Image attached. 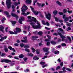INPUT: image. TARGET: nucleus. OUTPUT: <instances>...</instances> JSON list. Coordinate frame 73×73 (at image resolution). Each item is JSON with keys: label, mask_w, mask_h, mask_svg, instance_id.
<instances>
[{"label": "nucleus", "mask_w": 73, "mask_h": 73, "mask_svg": "<svg viewBox=\"0 0 73 73\" xmlns=\"http://www.w3.org/2000/svg\"><path fill=\"white\" fill-rule=\"evenodd\" d=\"M27 18L29 19L27 20V21L31 23L30 24L31 25L33 28L34 29H40V28L41 27V26H40V24L39 22H37L36 23L38 25H35V23L36 22V18L33 17H31V16H28Z\"/></svg>", "instance_id": "1"}, {"label": "nucleus", "mask_w": 73, "mask_h": 73, "mask_svg": "<svg viewBox=\"0 0 73 73\" xmlns=\"http://www.w3.org/2000/svg\"><path fill=\"white\" fill-rule=\"evenodd\" d=\"M45 14L46 15V17L48 20H50L51 18V14L49 13L48 11H47L45 12Z\"/></svg>", "instance_id": "2"}, {"label": "nucleus", "mask_w": 73, "mask_h": 73, "mask_svg": "<svg viewBox=\"0 0 73 73\" xmlns=\"http://www.w3.org/2000/svg\"><path fill=\"white\" fill-rule=\"evenodd\" d=\"M6 2L7 8L8 9H9L11 7V0H6Z\"/></svg>", "instance_id": "3"}, {"label": "nucleus", "mask_w": 73, "mask_h": 73, "mask_svg": "<svg viewBox=\"0 0 73 73\" xmlns=\"http://www.w3.org/2000/svg\"><path fill=\"white\" fill-rule=\"evenodd\" d=\"M63 19H64V21L65 23H66L67 21H69V17H66L65 15H64L63 16Z\"/></svg>", "instance_id": "4"}, {"label": "nucleus", "mask_w": 73, "mask_h": 73, "mask_svg": "<svg viewBox=\"0 0 73 73\" xmlns=\"http://www.w3.org/2000/svg\"><path fill=\"white\" fill-rule=\"evenodd\" d=\"M58 35L60 36V37L62 38V40L63 41H65V38H66V37L65 36L62 35L60 33H58Z\"/></svg>", "instance_id": "5"}, {"label": "nucleus", "mask_w": 73, "mask_h": 73, "mask_svg": "<svg viewBox=\"0 0 73 73\" xmlns=\"http://www.w3.org/2000/svg\"><path fill=\"white\" fill-rule=\"evenodd\" d=\"M49 49V48H43V50L44 52H47V53H45L46 55H48V54L49 53V52L48 51V50Z\"/></svg>", "instance_id": "6"}, {"label": "nucleus", "mask_w": 73, "mask_h": 73, "mask_svg": "<svg viewBox=\"0 0 73 73\" xmlns=\"http://www.w3.org/2000/svg\"><path fill=\"white\" fill-rule=\"evenodd\" d=\"M25 20V19L24 17H22L21 19H19V23L21 24H23V23L22 22V21H24Z\"/></svg>", "instance_id": "7"}, {"label": "nucleus", "mask_w": 73, "mask_h": 73, "mask_svg": "<svg viewBox=\"0 0 73 73\" xmlns=\"http://www.w3.org/2000/svg\"><path fill=\"white\" fill-rule=\"evenodd\" d=\"M54 18L55 20L56 21H57V22L59 21L60 23H63V21H62V20H60L58 19L55 17V16H54Z\"/></svg>", "instance_id": "8"}, {"label": "nucleus", "mask_w": 73, "mask_h": 73, "mask_svg": "<svg viewBox=\"0 0 73 73\" xmlns=\"http://www.w3.org/2000/svg\"><path fill=\"white\" fill-rule=\"evenodd\" d=\"M21 30L19 28H16V32L14 31L16 35L17 34V32H20Z\"/></svg>", "instance_id": "9"}, {"label": "nucleus", "mask_w": 73, "mask_h": 73, "mask_svg": "<svg viewBox=\"0 0 73 73\" xmlns=\"http://www.w3.org/2000/svg\"><path fill=\"white\" fill-rule=\"evenodd\" d=\"M30 8L31 9H32V10L33 12L34 13V14L36 15H38V13H40V12H38L37 11H35V12H34V11H33V9H34V8L32 7L31 6L30 7Z\"/></svg>", "instance_id": "10"}, {"label": "nucleus", "mask_w": 73, "mask_h": 73, "mask_svg": "<svg viewBox=\"0 0 73 73\" xmlns=\"http://www.w3.org/2000/svg\"><path fill=\"white\" fill-rule=\"evenodd\" d=\"M42 24H43V25H46L47 26H49V23L46 22V23H45V21H42Z\"/></svg>", "instance_id": "11"}, {"label": "nucleus", "mask_w": 73, "mask_h": 73, "mask_svg": "<svg viewBox=\"0 0 73 73\" xmlns=\"http://www.w3.org/2000/svg\"><path fill=\"white\" fill-rule=\"evenodd\" d=\"M11 15L12 16H13L14 17H16L17 20V19L19 18V16H17L16 14H14L12 13L11 14Z\"/></svg>", "instance_id": "12"}, {"label": "nucleus", "mask_w": 73, "mask_h": 73, "mask_svg": "<svg viewBox=\"0 0 73 73\" xmlns=\"http://www.w3.org/2000/svg\"><path fill=\"white\" fill-rule=\"evenodd\" d=\"M4 47L5 52L6 53H7V52H8V49L7 47V46H6V45H5L4 46Z\"/></svg>", "instance_id": "13"}, {"label": "nucleus", "mask_w": 73, "mask_h": 73, "mask_svg": "<svg viewBox=\"0 0 73 73\" xmlns=\"http://www.w3.org/2000/svg\"><path fill=\"white\" fill-rule=\"evenodd\" d=\"M8 48L10 50H12L14 52H15L16 51L15 50V48H12L11 46H9L8 47Z\"/></svg>", "instance_id": "14"}, {"label": "nucleus", "mask_w": 73, "mask_h": 73, "mask_svg": "<svg viewBox=\"0 0 73 73\" xmlns=\"http://www.w3.org/2000/svg\"><path fill=\"white\" fill-rule=\"evenodd\" d=\"M4 29V27H3V26H0V31H2V32H4V30H3V29Z\"/></svg>", "instance_id": "15"}, {"label": "nucleus", "mask_w": 73, "mask_h": 73, "mask_svg": "<svg viewBox=\"0 0 73 73\" xmlns=\"http://www.w3.org/2000/svg\"><path fill=\"white\" fill-rule=\"evenodd\" d=\"M32 39L33 40H36V38H38V36H32Z\"/></svg>", "instance_id": "16"}, {"label": "nucleus", "mask_w": 73, "mask_h": 73, "mask_svg": "<svg viewBox=\"0 0 73 73\" xmlns=\"http://www.w3.org/2000/svg\"><path fill=\"white\" fill-rule=\"evenodd\" d=\"M31 2H32L31 0H27L26 1V3L27 4H31Z\"/></svg>", "instance_id": "17"}, {"label": "nucleus", "mask_w": 73, "mask_h": 73, "mask_svg": "<svg viewBox=\"0 0 73 73\" xmlns=\"http://www.w3.org/2000/svg\"><path fill=\"white\" fill-rule=\"evenodd\" d=\"M56 3L58 5H59L60 6H62V5L61 4V3L60 1H56Z\"/></svg>", "instance_id": "18"}, {"label": "nucleus", "mask_w": 73, "mask_h": 73, "mask_svg": "<svg viewBox=\"0 0 73 73\" xmlns=\"http://www.w3.org/2000/svg\"><path fill=\"white\" fill-rule=\"evenodd\" d=\"M5 62L6 63H8V62H11V61L8 59H5Z\"/></svg>", "instance_id": "19"}, {"label": "nucleus", "mask_w": 73, "mask_h": 73, "mask_svg": "<svg viewBox=\"0 0 73 73\" xmlns=\"http://www.w3.org/2000/svg\"><path fill=\"white\" fill-rule=\"evenodd\" d=\"M21 11L22 12H24L25 11H26V10H27L28 9L27 8H26V9H23V7H22L21 8Z\"/></svg>", "instance_id": "20"}, {"label": "nucleus", "mask_w": 73, "mask_h": 73, "mask_svg": "<svg viewBox=\"0 0 73 73\" xmlns=\"http://www.w3.org/2000/svg\"><path fill=\"white\" fill-rule=\"evenodd\" d=\"M21 41L22 42H24L25 43H26L27 42H28V40L27 39H25V40H21Z\"/></svg>", "instance_id": "21"}, {"label": "nucleus", "mask_w": 73, "mask_h": 73, "mask_svg": "<svg viewBox=\"0 0 73 73\" xmlns=\"http://www.w3.org/2000/svg\"><path fill=\"white\" fill-rule=\"evenodd\" d=\"M33 59L34 60H38L39 59V58L37 57V56H35L33 58Z\"/></svg>", "instance_id": "22"}, {"label": "nucleus", "mask_w": 73, "mask_h": 73, "mask_svg": "<svg viewBox=\"0 0 73 73\" xmlns=\"http://www.w3.org/2000/svg\"><path fill=\"white\" fill-rule=\"evenodd\" d=\"M11 23H12V25L13 26H14L15 24L16 23V21H12Z\"/></svg>", "instance_id": "23"}, {"label": "nucleus", "mask_w": 73, "mask_h": 73, "mask_svg": "<svg viewBox=\"0 0 73 73\" xmlns=\"http://www.w3.org/2000/svg\"><path fill=\"white\" fill-rule=\"evenodd\" d=\"M19 57L20 58H23L24 57V55L22 54H21L19 56Z\"/></svg>", "instance_id": "24"}, {"label": "nucleus", "mask_w": 73, "mask_h": 73, "mask_svg": "<svg viewBox=\"0 0 73 73\" xmlns=\"http://www.w3.org/2000/svg\"><path fill=\"white\" fill-rule=\"evenodd\" d=\"M51 43L52 44V45H55V44H56V43L53 41H51Z\"/></svg>", "instance_id": "25"}, {"label": "nucleus", "mask_w": 73, "mask_h": 73, "mask_svg": "<svg viewBox=\"0 0 73 73\" xmlns=\"http://www.w3.org/2000/svg\"><path fill=\"white\" fill-rule=\"evenodd\" d=\"M24 48H29V46L28 45L25 44Z\"/></svg>", "instance_id": "26"}, {"label": "nucleus", "mask_w": 73, "mask_h": 73, "mask_svg": "<svg viewBox=\"0 0 73 73\" xmlns=\"http://www.w3.org/2000/svg\"><path fill=\"white\" fill-rule=\"evenodd\" d=\"M38 34L40 36H41L42 35V32L41 31H40L38 32Z\"/></svg>", "instance_id": "27"}, {"label": "nucleus", "mask_w": 73, "mask_h": 73, "mask_svg": "<svg viewBox=\"0 0 73 73\" xmlns=\"http://www.w3.org/2000/svg\"><path fill=\"white\" fill-rule=\"evenodd\" d=\"M27 55L28 56H30V57H32V56H33V54H28Z\"/></svg>", "instance_id": "28"}, {"label": "nucleus", "mask_w": 73, "mask_h": 73, "mask_svg": "<svg viewBox=\"0 0 73 73\" xmlns=\"http://www.w3.org/2000/svg\"><path fill=\"white\" fill-rule=\"evenodd\" d=\"M9 33L11 35H13V34H15V32L14 33L12 31H9Z\"/></svg>", "instance_id": "29"}, {"label": "nucleus", "mask_w": 73, "mask_h": 73, "mask_svg": "<svg viewBox=\"0 0 73 73\" xmlns=\"http://www.w3.org/2000/svg\"><path fill=\"white\" fill-rule=\"evenodd\" d=\"M59 31H61V32H64V30H63L62 29V28H60L58 29Z\"/></svg>", "instance_id": "30"}, {"label": "nucleus", "mask_w": 73, "mask_h": 73, "mask_svg": "<svg viewBox=\"0 0 73 73\" xmlns=\"http://www.w3.org/2000/svg\"><path fill=\"white\" fill-rule=\"evenodd\" d=\"M21 15H23V16H27V13H21Z\"/></svg>", "instance_id": "31"}, {"label": "nucleus", "mask_w": 73, "mask_h": 73, "mask_svg": "<svg viewBox=\"0 0 73 73\" xmlns=\"http://www.w3.org/2000/svg\"><path fill=\"white\" fill-rule=\"evenodd\" d=\"M66 30L67 31H69V30H71V28L69 27L67 28Z\"/></svg>", "instance_id": "32"}, {"label": "nucleus", "mask_w": 73, "mask_h": 73, "mask_svg": "<svg viewBox=\"0 0 73 73\" xmlns=\"http://www.w3.org/2000/svg\"><path fill=\"white\" fill-rule=\"evenodd\" d=\"M53 13L54 15H57V11H53Z\"/></svg>", "instance_id": "33"}, {"label": "nucleus", "mask_w": 73, "mask_h": 73, "mask_svg": "<svg viewBox=\"0 0 73 73\" xmlns=\"http://www.w3.org/2000/svg\"><path fill=\"white\" fill-rule=\"evenodd\" d=\"M36 54H39L40 53V50H36Z\"/></svg>", "instance_id": "34"}, {"label": "nucleus", "mask_w": 73, "mask_h": 73, "mask_svg": "<svg viewBox=\"0 0 73 73\" xmlns=\"http://www.w3.org/2000/svg\"><path fill=\"white\" fill-rule=\"evenodd\" d=\"M66 25L67 26H69V27L71 26V24L69 23H66Z\"/></svg>", "instance_id": "35"}, {"label": "nucleus", "mask_w": 73, "mask_h": 73, "mask_svg": "<svg viewBox=\"0 0 73 73\" xmlns=\"http://www.w3.org/2000/svg\"><path fill=\"white\" fill-rule=\"evenodd\" d=\"M4 13L7 16L8 15H9V12H7V11H5L4 12Z\"/></svg>", "instance_id": "36"}, {"label": "nucleus", "mask_w": 73, "mask_h": 73, "mask_svg": "<svg viewBox=\"0 0 73 73\" xmlns=\"http://www.w3.org/2000/svg\"><path fill=\"white\" fill-rule=\"evenodd\" d=\"M20 46L21 47H23V46H25V44H23V43H21L20 44Z\"/></svg>", "instance_id": "37"}, {"label": "nucleus", "mask_w": 73, "mask_h": 73, "mask_svg": "<svg viewBox=\"0 0 73 73\" xmlns=\"http://www.w3.org/2000/svg\"><path fill=\"white\" fill-rule=\"evenodd\" d=\"M31 49L33 50V53H35V52H36V50H35V49H34V48H32Z\"/></svg>", "instance_id": "38"}, {"label": "nucleus", "mask_w": 73, "mask_h": 73, "mask_svg": "<svg viewBox=\"0 0 73 73\" xmlns=\"http://www.w3.org/2000/svg\"><path fill=\"white\" fill-rule=\"evenodd\" d=\"M1 38L2 40H5V39H6V38H7V36H5Z\"/></svg>", "instance_id": "39"}, {"label": "nucleus", "mask_w": 73, "mask_h": 73, "mask_svg": "<svg viewBox=\"0 0 73 73\" xmlns=\"http://www.w3.org/2000/svg\"><path fill=\"white\" fill-rule=\"evenodd\" d=\"M15 65V63H10V66H13Z\"/></svg>", "instance_id": "40"}, {"label": "nucleus", "mask_w": 73, "mask_h": 73, "mask_svg": "<svg viewBox=\"0 0 73 73\" xmlns=\"http://www.w3.org/2000/svg\"><path fill=\"white\" fill-rule=\"evenodd\" d=\"M67 38H68L70 41V42H71V39H70V37L69 36H67Z\"/></svg>", "instance_id": "41"}, {"label": "nucleus", "mask_w": 73, "mask_h": 73, "mask_svg": "<svg viewBox=\"0 0 73 73\" xmlns=\"http://www.w3.org/2000/svg\"><path fill=\"white\" fill-rule=\"evenodd\" d=\"M62 70L64 72H66V70H65V67H64L63 68Z\"/></svg>", "instance_id": "42"}, {"label": "nucleus", "mask_w": 73, "mask_h": 73, "mask_svg": "<svg viewBox=\"0 0 73 73\" xmlns=\"http://www.w3.org/2000/svg\"><path fill=\"white\" fill-rule=\"evenodd\" d=\"M66 70H68V71H69L70 72H72V70H71V69L69 68H66Z\"/></svg>", "instance_id": "43"}, {"label": "nucleus", "mask_w": 73, "mask_h": 73, "mask_svg": "<svg viewBox=\"0 0 73 73\" xmlns=\"http://www.w3.org/2000/svg\"><path fill=\"white\" fill-rule=\"evenodd\" d=\"M27 58H23V60L25 62H26L27 61Z\"/></svg>", "instance_id": "44"}, {"label": "nucleus", "mask_w": 73, "mask_h": 73, "mask_svg": "<svg viewBox=\"0 0 73 73\" xmlns=\"http://www.w3.org/2000/svg\"><path fill=\"white\" fill-rule=\"evenodd\" d=\"M5 54H6L5 53H2L1 56V57H4V56H5Z\"/></svg>", "instance_id": "45"}, {"label": "nucleus", "mask_w": 73, "mask_h": 73, "mask_svg": "<svg viewBox=\"0 0 73 73\" xmlns=\"http://www.w3.org/2000/svg\"><path fill=\"white\" fill-rule=\"evenodd\" d=\"M60 69V66H58L56 68V70H57L58 69Z\"/></svg>", "instance_id": "46"}, {"label": "nucleus", "mask_w": 73, "mask_h": 73, "mask_svg": "<svg viewBox=\"0 0 73 73\" xmlns=\"http://www.w3.org/2000/svg\"><path fill=\"white\" fill-rule=\"evenodd\" d=\"M47 57H48V56H44V57H43L42 58V60H44V59H45V58H47Z\"/></svg>", "instance_id": "47"}, {"label": "nucleus", "mask_w": 73, "mask_h": 73, "mask_svg": "<svg viewBox=\"0 0 73 73\" xmlns=\"http://www.w3.org/2000/svg\"><path fill=\"white\" fill-rule=\"evenodd\" d=\"M67 12V10H66V9H63V12H64V13H66Z\"/></svg>", "instance_id": "48"}, {"label": "nucleus", "mask_w": 73, "mask_h": 73, "mask_svg": "<svg viewBox=\"0 0 73 73\" xmlns=\"http://www.w3.org/2000/svg\"><path fill=\"white\" fill-rule=\"evenodd\" d=\"M1 62H5V59H1Z\"/></svg>", "instance_id": "49"}, {"label": "nucleus", "mask_w": 73, "mask_h": 73, "mask_svg": "<svg viewBox=\"0 0 73 73\" xmlns=\"http://www.w3.org/2000/svg\"><path fill=\"white\" fill-rule=\"evenodd\" d=\"M50 70H52V71H54V68H51L49 69Z\"/></svg>", "instance_id": "50"}, {"label": "nucleus", "mask_w": 73, "mask_h": 73, "mask_svg": "<svg viewBox=\"0 0 73 73\" xmlns=\"http://www.w3.org/2000/svg\"><path fill=\"white\" fill-rule=\"evenodd\" d=\"M59 51H55L54 52L55 54H58V53H59Z\"/></svg>", "instance_id": "51"}, {"label": "nucleus", "mask_w": 73, "mask_h": 73, "mask_svg": "<svg viewBox=\"0 0 73 73\" xmlns=\"http://www.w3.org/2000/svg\"><path fill=\"white\" fill-rule=\"evenodd\" d=\"M45 62H40V63L41 65H43L45 64Z\"/></svg>", "instance_id": "52"}, {"label": "nucleus", "mask_w": 73, "mask_h": 73, "mask_svg": "<svg viewBox=\"0 0 73 73\" xmlns=\"http://www.w3.org/2000/svg\"><path fill=\"white\" fill-rule=\"evenodd\" d=\"M25 72H29V70L28 69H27L26 70H25Z\"/></svg>", "instance_id": "53"}, {"label": "nucleus", "mask_w": 73, "mask_h": 73, "mask_svg": "<svg viewBox=\"0 0 73 73\" xmlns=\"http://www.w3.org/2000/svg\"><path fill=\"white\" fill-rule=\"evenodd\" d=\"M14 5L16 6L17 5H18V4H17V3L16 2H14Z\"/></svg>", "instance_id": "54"}, {"label": "nucleus", "mask_w": 73, "mask_h": 73, "mask_svg": "<svg viewBox=\"0 0 73 73\" xmlns=\"http://www.w3.org/2000/svg\"><path fill=\"white\" fill-rule=\"evenodd\" d=\"M55 25L57 27H61V26H60V24H58V25L56 24Z\"/></svg>", "instance_id": "55"}, {"label": "nucleus", "mask_w": 73, "mask_h": 73, "mask_svg": "<svg viewBox=\"0 0 73 73\" xmlns=\"http://www.w3.org/2000/svg\"><path fill=\"white\" fill-rule=\"evenodd\" d=\"M37 4L38 6V7H40V6H41V5L40 4V3H37Z\"/></svg>", "instance_id": "56"}, {"label": "nucleus", "mask_w": 73, "mask_h": 73, "mask_svg": "<svg viewBox=\"0 0 73 73\" xmlns=\"http://www.w3.org/2000/svg\"><path fill=\"white\" fill-rule=\"evenodd\" d=\"M25 51L27 52H29V50L28 49H25Z\"/></svg>", "instance_id": "57"}, {"label": "nucleus", "mask_w": 73, "mask_h": 73, "mask_svg": "<svg viewBox=\"0 0 73 73\" xmlns=\"http://www.w3.org/2000/svg\"><path fill=\"white\" fill-rule=\"evenodd\" d=\"M14 58L15 59H16L17 60H19V58H18V57H16V56L14 57Z\"/></svg>", "instance_id": "58"}, {"label": "nucleus", "mask_w": 73, "mask_h": 73, "mask_svg": "<svg viewBox=\"0 0 73 73\" xmlns=\"http://www.w3.org/2000/svg\"><path fill=\"white\" fill-rule=\"evenodd\" d=\"M45 28H46V29L47 30H50V28H48L46 27H45Z\"/></svg>", "instance_id": "59"}, {"label": "nucleus", "mask_w": 73, "mask_h": 73, "mask_svg": "<svg viewBox=\"0 0 73 73\" xmlns=\"http://www.w3.org/2000/svg\"><path fill=\"white\" fill-rule=\"evenodd\" d=\"M47 36L48 38L49 39H50L51 38V36L49 35H47Z\"/></svg>", "instance_id": "60"}, {"label": "nucleus", "mask_w": 73, "mask_h": 73, "mask_svg": "<svg viewBox=\"0 0 73 73\" xmlns=\"http://www.w3.org/2000/svg\"><path fill=\"white\" fill-rule=\"evenodd\" d=\"M23 7H24V8H27L28 9V8L27 7V6H26L25 5H23Z\"/></svg>", "instance_id": "61"}, {"label": "nucleus", "mask_w": 73, "mask_h": 73, "mask_svg": "<svg viewBox=\"0 0 73 73\" xmlns=\"http://www.w3.org/2000/svg\"><path fill=\"white\" fill-rule=\"evenodd\" d=\"M59 73H65V72H64V71H59Z\"/></svg>", "instance_id": "62"}, {"label": "nucleus", "mask_w": 73, "mask_h": 73, "mask_svg": "<svg viewBox=\"0 0 73 73\" xmlns=\"http://www.w3.org/2000/svg\"><path fill=\"white\" fill-rule=\"evenodd\" d=\"M50 44V42H47V46H49V45Z\"/></svg>", "instance_id": "63"}, {"label": "nucleus", "mask_w": 73, "mask_h": 73, "mask_svg": "<svg viewBox=\"0 0 73 73\" xmlns=\"http://www.w3.org/2000/svg\"><path fill=\"white\" fill-rule=\"evenodd\" d=\"M62 46H66V44L65 43H63L62 44Z\"/></svg>", "instance_id": "64"}]
</instances>
